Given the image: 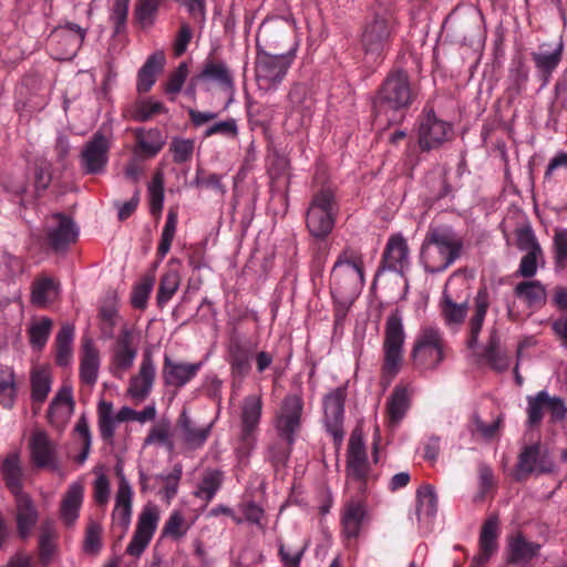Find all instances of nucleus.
<instances>
[{"label": "nucleus", "mask_w": 567, "mask_h": 567, "mask_svg": "<svg viewBox=\"0 0 567 567\" xmlns=\"http://www.w3.org/2000/svg\"><path fill=\"white\" fill-rule=\"evenodd\" d=\"M417 97V87L411 82L406 71H391L373 101V110L377 120L385 117L388 124L402 121L405 112Z\"/></svg>", "instance_id": "obj_1"}, {"label": "nucleus", "mask_w": 567, "mask_h": 567, "mask_svg": "<svg viewBox=\"0 0 567 567\" xmlns=\"http://www.w3.org/2000/svg\"><path fill=\"white\" fill-rule=\"evenodd\" d=\"M464 243L451 227H430L420 252V260L426 272L445 271L462 255Z\"/></svg>", "instance_id": "obj_2"}, {"label": "nucleus", "mask_w": 567, "mask_h": 567, "mask_svg": "<svg viewBox=\"0 0 567 567\" xmlns=\"http://www.w3.org/2000/svg\"><path fill=\"white\" fill-rule=\"evenodd\" d=\"M405 330L398 309L392 311L384 323L380 384L386 389L400 373L404 362Z\"/></svg>", "instance_id": "obj_3"}, {"label": "nucleus", "mask_w": 567, "mask_h": 567, "mask_svg": "<svg viewBox=\"0 0 567 567\" xmlns=\"http://www.w3.org/2000/svg\"><path fill=\"white\" fill-rule=\"evenodd\" d=\"M340 212L336 190L323 185L311 197L306 212V227L315 240H326L332 233Z\"/></svg>", "instance_id": "obj_4"}, {"label": "nucleus", "mask_w": 567, "mask_h": 567, "mask_svg": "<svg viewBox=\"0 0 567 567\" xmlns=\"http://www.w3.org/2000/svg\"><path fill=\"white\" fill-rule=\"evenodd\" d=\"M364 284L362 254L348 246L339 254L330 274L332 293L340 297L353 296L363 288Z\"/></svg>", "instance_id": "obj_5"}, {"label": "nucleus", "mask_w": 567, "mask_h": 567, "mask_svg": "<svg viewBox=\"0 0 567 567\" xmlns=\"http://www.w3.org/2000/svg\"><path fill=\"white\" fill-rule=\"evenodd\" d=\"M446 344L441 330L433 326L421 328L411 357L416 368L435 369L445 358Z\"/></svg>", "instance_id": "obj_6"}, {"label": "nucleus", "mask_w": 567, "mask_h": 567, "mask_svg": "<svg viewBox=\"0 0 567 567\" xmlns=\"http://www.w3.org/2000/svg\"><path fill=\"white\" fill-rule=\"evenodd\" d=\"M293 60L295 54L291 51L272 54L257 49L255 72L258 86L264 90H275L286 78Z\"/></svg>", "instance_id": "obj_7"}, {"label": "nucleus", "mask_w": 567, "mask_h": 567, "mask_svg": "<svg viewBox=\"0 0 567 567\" xmlns=\"http://www.w3.org/2000/svg\"><path fill=\"white\" fill-rule=\"evenodd\" d=\"M347 476L351 484L355 485L357 495L353 498L365 501L368 483L373 480L370 475V465L363 440L357 433H352L348 446Z\"/></svg>", "instance_id": "obj_8"}, {"label": "nucleus", "mask_w": 567, "mask_h": 567, "mask_svg": "<svg viewBox=\"0 0 567 567\" xmlns=\"http://www.w3.org/2000/svg\"><path fill=\"white\" fill-rule=\"evenodd\" d=\"M395 32V20L389 12L375 13L367 21L361 43L367 53L381 55L391 44Z\"/></svg>", "instance_id": "obj_9"}, {"label": "nucleus", "mask_w": 567, "mask_h": 567, "mask_svg": "<svg viewBox=\"0 0 567 567\" xmlns=\"http://www.w3.org/2000/svg\"><path fill=\"white\" fill-rule=\"evenodd\" d=\"M453 136L452 125L424 110L417 118V144L422 152L437 150Z\"/></svg>", "instance_id": "obj_10"}, {"label": "nucleus", "mask_w": 567, "mask_h": 567, "mask_svg": "<svg viewBox=\"0 0 567 567\" xmlns=\"http://www.w3.org/2000/svg\"><path fill=\"white\" fill-rule=\"evenodd\" d=\"M303 405L301 394L285 395L274 417V426L279 437L296 439L302 426Z\"/></svg>", "instance_id": "obj_11"}, {"label": "nucleus", "mask_w": 567, "mask_h": 567, "mask_svg": "<svg viewBox=\"0 0 567 567\" xmlns=\"http://www.w3.org/2000/svg\"><path fill=\"white\" fill-rule=\"evenodd\" d=\"M111 351L110 371L114 377L121 378L133 367L137 355V340L133 328L127 324L121 328Z\"/></svg>", "instance_id": "obj_12"}, {"label": "nucleus", "mask_w": 567, "mask_h": 567, "mask_svg": "<svg viewBox=\"0 0 567 567\" xmlns=\"http://www.w3.org/2000/svg\"><path fill=\"white\" fill-rule=\"evenodd\" d=\"M110 148V140L101 132L94 133L80 154L82 171L87 175L103 174L109 163Z\"/></svg>", "instance_id": "obj_13"}, {"label": "nucleus", "mask_w": 567, "mask_h": 567, "mask_svg": "<svg viewBox=\"0 0 567 567\" xmlns=\"http://www.w3.org/2000/svg\"><path fill=\"white\" fill-rule=\"evenodd\" d=\"M30 463L35 468L56 471L60 467L58 446L45 431L35 430L29 439Z\"/></svg>", "instance_id": "obj_14"}, {"label": "nucleus", "mask_w": 567, "mask_h": 567, "mask_svg": "<svg viewBox=\"0 0 567 567\" xmlns=\"http://www.w3.org/2000/svg\"><path fill=\"white\" fill-rule=\"evenodd\" d=\"M13 498L17 535L21 540H27L31 537L39 523L40 513L37 504L28 493L23 492L13 495Z\"/></svg>", "instance_id": "obj_15"}, {"label": "nucleus", "mask_w": 567, "mask_h": 567, "mask_svg": "<svg viewBox=\"0 0 567 567\" xmlns=\"http://www.w3.org/2000/svg\"><path fill=\"white\" fill-rule=\"evenodd\" d=\"M202 367V362L175 361L171 355L165 354L162 367L163 382L168 388H174L176 391L181 390L197 377Z\"/></svg>", "instance_id": "obj_16"}, {"label": "nucleus", "mask_w": 567, "mask_h": 567, "mask_svg": "<svg viewBox=\"0 0 567 567\" xmlns=\"http://www.w3.org/2000/svg\"><path fill=\"white\" fill-rule=\"evenodd\" d=\"M51 219L54 225L48 229V244L54 251H64L76 241L79 228L71 217L62 213L54 214Z\"/></svg>", "instance_id": "obj_17"}, {"label": "nucleus", "mask_w": 567, "mask_h": 567, "mask_svg": "<svg viewBox=\"0 0 567 567\" xmlns=\"http://www.w3.org/2000/svg\"><path fill=\"white\" fill-rule=\"evenodd\" d=\"M408 265L409 247L405 239L401 236H392L386 243L375 277H379L384 271L403 275L404 268Z\"/></svg>", "instance_id": "obj_18"}, {"label": "nucleus", "mask_w": 567, "mask_h": 567, "mask_svg": "<svg viewBox=\"0 0 567 567\" xmlns=\"http://www.w3.org/2000/svg\"><path fill=\"white\" fill-rule=\"evenodd\" d=\"M156 377V365L150 351L143 353L137 374L130 380L127 393L136 401H144L152 391Z\"/></svg>", "instance_id": "obj_19"}, {"label": "nucleus", "mask_w": 567, "mask_h": 567, "mask_svg": "<svg viewBox=\"0 0 567 567\" xmlns=\"http://www.w3.org/2000/svg\"><path fill=\"white\" fill-rule=\"evenodd\" d=\"M255 346L250 342H244L238 338H231L227 347V361L234 380L241 381L251 369V358Z\"/></svg>", "instance_id": "obj_20"}, {"label": "nucleus", "mask_w": 567, "mask_h": 567, "mask_svg": "<svg viewBox=\"0 0 567 567\" xmlns=\"http://www.w3.org/2000/svg\"><path fill=\"white\" fill-rule=\"evenodd\" d=\"M176 432L187 449L198 450L207 442L212 432V424L198 425L184 409L177 419Z\"/></svg>", "instance_id": "obj_21"}, {"label": "nucleus", "mask_w": 567, "mask_h": 567, "mask_svg": "<svg viewBox=\"0 0 567 567\" xmlns=\"http://www.w3.org/2000/svg\"><path fill=\"white\" fill-rule=\"evenodd\" d=\"M262 412V400L260 395L251 394L244 399L241 406V432L240 439L245 447L254 444Z\"/></svg>", "instance_id": "obj_22"}, {"label": "nucleus", "mask_w": 567, "mask_h": 567, "mask_svg": "<svg viewBox=\"0 0 567 567\" xmlns=\"http://www.w3.org/2000/svg\"><path fill=\"white\" fill-rule=\"evenodd\" d=\"M115 473L118 477V487L112 517L116 525H118L123 529V533H125L131 524L133 489L123 473L122 466L117 465L115 467Z\"/></svg>", "instance_id": "obj_23"}, {"label": "nucleus", "mask_w": 567, "mask_h": 567, "mask_svg": "<svg viewBox=\"0 0 567 567\" xmlns=\"http://www.w3.org/2000/svg\"><path fill=\"white\" fill-rule=\"evenodd\" d=\"M368 516L367 503L362 498L348 499L341 511L340 523L347 539H357Z\"/></svg>", "instance_id": "obj_24"}, {"label": "nucleus", "mask_w": 567, "mask_h": 567, "mask_svg": "<svg viewBox=\"0 0 567 567\" xmlns=\"http://www.w3.org/2000/svg\"><path fill=\"white\" fill-rule=\"evenodd\" d=\"M346 398V389L339 386L328 393L323 399L324 423L328 432L334 437L342 431Z\"/></svg>", "instance_id": "obj_25"}, {"label": "nucleus", "mask_w": 567, "mask_h": 567, "mask_svg": "<svg viewBox=\"0 0 567 567\" xmlns=\"http://www.w3.org/2000/svg\"><path fill=\"white\" fill-rule=\"evenodd\" d=\"M498 537H499V520L497 515L492 514L484 522L478 545L480 551L474 557L473 563L476 567H484L489 558L496 553L498 548Z\"/></svg>", "instance_id": "obj_26"}, {"label": "nucleus", "mask_w": 567, "mask_h": 567, "mask_svg": "<svg viewBox=\"0 0 567 567\" xmlns=\"http://www.w3.org/2000/svg\"><path fill=\"white\" fill-rule=\"evenodd\" d=\"M540 545L527 540L523 534L517 533L507 538L506 563L508 565H527L538 556Z\"/></svg>", "instance_id": "obj_27"}, {"label": "nucleus", "mask_w": 567, "mask_h": 567, "mask_svg": "<svg viewBox=\"0 0 567 567\" xmlns=\"http://www.w3.org/2000/svg\"><path fill=\"white\" fill-rule=\"evenodd\" d=\"M136 145L134 156L143 158L155 157L164 147L166 137L158 128L143 130L137 128L134 132Z\"/></svg>", "instance_id": "obj_28"}, {"label": "nucleus", "mask_w": 567, "mask_h": 567, "mask_svg": "<svg viewBox=\"0 0 567 567\" xmlns=\"http://www.w3.org/2000/svg\"><path fill=\"white\" fill-rule=\"evenodd\" d=\"M544 457L545 454L539 443L525 445L518 455L516 480H525L536 471L545 472Z\"/></svg>", "instance_id": "obj_29"}, {"label": "nucleus", "mask_w": 567, "mask_h": 567, "mask_svg": "<svg viewBox=\"0 0 567 567\" xmlns=\"http://www.w3.org/2000/svg\"><path fill=\"white\" fill-rule=\"evenodd\" d=\"M489 307V297L486 288H481L474 298V312L468 321L467 347L474 349Z\"/></svg>", "instance_id": "obj_30"}, {"label": "nucleus", "mask_w": 567, "mask_h": 567, "mask_svg": "<svg viewBox=\"0 0 567 567\" xmlns=\"http://www.w3.org/2000/svg\"><path fill=\"white\" fill-rule=\"evenodd\" d=\"M411 406V394L408 385L398 384L386 402L388 425L391 429L404 419Z\"/></svg>", "instance_id": "obj_31"}, {"label": "nucleus", "mask_w": 567, "mask_h": 567, "mask_svg": "<svg viewBox=\"0 0 567 567\" xmlns=\"http://www.w3.org/2000/svg\"><path fill=\"white\" fill-rule=\"evenodd\" d=\"M439 308L445 326L453 331H457L464 323L468 311L466 301L461 303L455 302L446 290L442 293Z\"/></svg>", "instance_id": "obj_32"}, {"label": "nucleus", "mask_w": 567, "mask_h": 567, "mask_svg": "<svg viewBox=\"0 0 567 567\" xmlns=\"http://www.w3.org/2000/svg\"><path fill=\"white\" fill-rule=\"evenodd\" d=\"M1 474L6 487L12 495L23 493L24 473L18 452H10L1 464Z\"/></svg>", "instance_id": "obj_33"}, {"label": "nucleus", "mask_w": 567, "mask_h": 567, "mask_svg": "<svg viewBox=\"0 0 567 567\" xmlns=\"http://www.w3.org/2000/svg\"><path fill=\"white\" fill-rule=\"evenodd\" d=\"M166 62L163 51L151 54L137 73L138 93H147L156 82V75L162 72Z\"/></svg>", "instance_id": "obj_34"}, {"label": "nucleus", "mask_w": 567, "mask_h": 567, "mask_svg": "<svg viewBox=\"0 0 567 567\" xmlns=\"http://www.w3.org/2000/svg\"><path fill=\"white\" fill-rule=\"evenodd\" d=\"M83 495L84 487L81 483H72L65 492L60 508V516L65 526H72L78 519Z\"/></svg>", "instance_id": "obj_35"}, {"label": "nucleus", "mask_w": 567, "mask_h": 567, "mask_svg": "<svg viewBox=\"0 0 567 567\" xmlns=\"http://www.w3.org/2000/svg\"><path fill=\"white\" fill-rule=\"evenodd\" d=\"M295 442L296 439L278 436L268 445L265 458L271 464L276 473L286 470Z\"/></svg>", "instance_id": "obj_36"}, {"label": "nucleus", "mask_w": 567, "mask_h": 567, "mask_svg": "<svg viewBox=\"0 0 567 567\" xmlns=\"http://www.w3.org/2000/svg\"><path fill=\"white\" fill-rule=\"evenodd\" d=\"M515 296L523 300L528 308H542L547 300L545 286L538 280H528L517 284L514 288Z\"/></svg>", "instance_id": "obj_37"}, {"label": "nucleus", "mask_w": 567, "mask_h": 567, "mask_svg": "<svg viewBox=\"0 0 567 567\" xmlns=\"http://www.w3.org/2000/svg\"><path fill=\"white\" fill-rule=\"evenodd\" d=\"M100 367V354L91 340H86L83 344V353L80 363V378L85 384L93 385L97 380V371Z\"/></svg>", "instance_id": "obj_38"}, {"label": "nucleus", "mask_w": 567, "mask_h": 567, "mask_svg": "<svg viewBox=\"0 0 567 567\" xmlns=\"http://www.w3.org/2000/svg\"><path fill=\"white\" fill-rule=\"evenodd\" d=\"M167 0H136L133 11L135 23L141 29L152 28Z\"/></svg>", "instance_id": "obj_39"}, {"label": "nucleus", "mask_w": 567, "mask_h": 567, "mask_svg": "<svg viewBox=\"0 0 567 567\" xmlns=\"http://www.w3.org/2000/svg\"><path fill=\"white\" fill-rule=\"evenodd\" d=\"M563 43L560 42L556 50H554L550 53L545 52H533L532 60L535 63V66L539 73V76L543 81V85H546L550 78L553 72L557 69L559 65L561 58H563Z\"/></svg>", "instance_id": "obj_40"}, {"label": "nucleus", "mask_w": 567, "mask_h": 567, "mask_svg": "<svg viewBox=\"0 0 567 567\" xmlns=\"http://www.w3.org/2000/svg\"><path fill=\"white\" fill-rule=\"evenodd\" d=\"M197 79L216 82L225 90L233 89L234 86L233 75L226 64L221 61L207 60L203 70L197 75Z\"/></svg>", "instance_id": "obj_41"}, {"label": "nucleus", "mask_w": 567, "mask_h": 567, "mask_svg": "<svg viewBox=\"0 0 567 567\" xmlns=\"http://www.w3.org/2000/svg\"><path fill=\"white\" fill-rule=\"evenodd\" d=\"M74 327L63 323L55 337V362L60 367H66L72 358V343Z\"/></svg>", "instance_id": "obj_42"}, {"label": "nucleus", "mask_w": 567, "mask_h": 567, "mask_svg": "<svg viewBox=\"0 0 567 567\" xmlns=\"http://www.w3.org/2000/svg\"><path fill=\"white\" fill-rule=\"evenodd\" d=\"M59 290V284L50 277H40L32 284L31 301L37 307L52 302Z\"/></svg>", "instance_id": "obj_43"}, {"label": "nucleus", "mask_w": 567, "mask_h": 567, "mask_svg": "<svg viewBox=\"0 0 567 567\" xmlns=\"http://www.w3.org/2000/svg\"><path fill=\"white\" fill-rule=\"evenodd\" d=\"M58 533L53 523L47 522L41 526L39 535V561L48 566L56 550Z\"/></svg>", "instance_id": "obj_44"}, {"label": "nucleus", "mask_w": 567, "mask_h": 567, "mask_svg": "<svg viewBox=\"0 0 567 567\" xmlns=\"http://www.w3.org/2000/svg\"><path fill=\"white\" fill-rule=\"evenodd\" d=\"M179 284L181 276L177 270L168 269L162 275L156 295V303L159 308H164L173 298Z\"/></svg>", "instance_id": "obj_45"}, {"label": "nucleus", "mask_w": 567, "mask_h": 567, "mask_svg": "<svg viewBox=\"0 0 567 567\" xmlns=\"http://www.w3.org/2000/svg\"><path fill=\"white\" fill-rule=\"evenodd\" d=\"M483 357L494 370L504 371L509 367L508 355L499 350V337L496 330L491 331Z\"/></svg>", "instance_id": "obj_46"}, {"label": "nucleus", "mask_w": 567, "mask_h": 567, "mask_svg": "<svg viewBox=\"0 0 567 567\" xmlns=\"http://www.w3.org/2000/svg\"><path fill=\"white\" fill-rule=\"evenodd\" d=\"M437 512V496L430 484L422 485L416 492V514L421 517H433Z\"/></svg>", "instance_id": "obj_47"}, {"label": "nucleus", "mask_w": 567, "mask_h": 567, "mask_svg": "<svg viewBox=\"0 0 567 567\" xmlns=\"http://www.w3.org/2000/svg\"><path fill=\"white\" fill-rule=\"evenodd\" d=\"M553 303L561 315L551 322V330L559 337H567V288L556 287Z\"/></svg>", "instance_id": "obj_48"}, {"label": "nucleus", "mask_w": 567, "mask_h": 567, "mask_svg": "<svg viewBox=\"0 0 567 567\" xmlns=\"http://www.w3.org/2000/svg\"><path fill=\"white\" fill-rule=\"evenodd\" d=\"M17 395L14 372L10 367L0 368V404L12 408Z\"/></svg>", "instance_id": "obj_49"}, {"label": "nucleus", "mask_w": 567, "mask_h": 567, "mask_svg": "<svg viewBox=\"0 0 567 567\" xmlns=\"http://www.w3.org/2000/svg\"><path fill=\"white\" fill-rule=\"evenodd\" d=\"M97 421L101 437L112 441L115 433V416H113V403L101 401L97 405Z\"/></svg>", "instance_id": "obj_50"}, {"label": "nucleus", "mask_w": 567, "mask_h": 567, "mask_svg": "<svg viewBox=\"0 0 567 567\" xmlns=\"http://www.w3.org/2000/svg\"><path fill=\"white\" fill-rule=\"evenodd\" d=\"M223 484V473L218 470L207 471L202 482L195 492V496L204 499L206 503L210 502Z\"/></svg>", "instance_id": "obj_51"}, {"label": "nucleus", "mask_w": 567, "mask_h": 567, "mask_svg": "<svg viewBox=\"0 0 567 567\" xmlns=\"http://www.w3.org/2000/svg\"><path fill=\"white\" fill-rule=\"evenodd\" d=\"M53 327V321L48 318L43 317L40 321L34 322L29 328V341L33 349L35 350H42L51 334V330Z\"/></svg>", "instance_id": "obj_52"}, {"label": "nucleus", "mask_w": 567, "mask_h": 567, "mask_svg": "<svg viewBox=\"0 0 567 567\" xmlns=\"http://www.w3.org/2000/svg\"><path fill=\"white\" fill-rule=\"evenodd\" d=\"M150 209L151 214L159 217L164 204V177L162 172L153 175L148 185Z\"/></svg>", "instance_id": "obj_53"}, {"label": "nucleus", "mask_w": 567, "mask_h": 567, "mask_svg": "<svg viewBox=\"0 0 567 567\" xmlns=\"http://www.w3.org/2000/svg\"><path fill=\"white\" fill-rule=\"evenodd\" d=\"M527 403L528 425H539L544 417V412L547 411V392L539 391L535 396H527Z\"/></svg>", "instance_id": "obj_54"}, {"label": "nucleus", "mask_w": 567, "mask_h": 567, "mask_svg": "<svg viewBox=\"0 0 567 567\" xmlns=\"http://www.w3.org/2000/svg\"><path fill=\"white\" fill-rule=\"evenodd\" d=\"M188 72L187 63L182 62L173 72L169 73L167 81L164 84V92L169 96L171 101H174L175 96L182 91L188 76Z\"/></svg>", "instance_id": "obj_55"}, {"label": "nucleus", "mask_w": 567, "mask_h": 567, "mask_svg": "<svg viewBox=\"0 0 567 567\" xmlns=\"http://www.w3.org/2000/svg\"><path fill=\"white\" fill-rule=\"evenodd\" d=\"M51 390L49 374L44 370L34 371L31 375V396L34 403L42 404Z\"/></svg>", "instance_id": "obj_56"}, {"label": "nucleus", "mask_w": 567, "mask_h": 567, "mask_svg": "<svg viewBox=\"0 0 567 567\" xmlns=\"http://www.w3.org/2000/svg\"><path fill=\"white\" fill-rule=\"evenodd\" d=\"M154 282V276H145L134 286L131 302L135 309L144 310L146 308Z\"/></svg>", "instance_id": "obj_57"}, {"label": "nucleus", "mask_w": 567, "mask_h": 567, "mask_svg": "<svg viewBox=\"0 0 567 567\" xmlns=\"http://www.w3.org/2000/svg\"><path fill=\"white\" fill-rule=\"evenodd\" d=\"M166 112L167 109L162 102L146 99L136 102L133 112V118L138 122H146L153 116Z\"/></svg>", "instance_id": "obj_58"}, {"label": "nucleus", "mask_w": 567, "mask_h": 567, "mask_svg": "<svg viewBox=\"0 0 567 567\" xmlns=\"http://www.w3.org/2000/svg\"><path fill=\"white\" fill-rule=\"evenodd\" d=\"M159 520V513L156 506H145L138 516L135 530L141 534L153 536Z\"/></svg>", "instance_id": "obj_59"}, {"label": "nucleus", "mask_w": 567, "mask_h": 567, "mask_svg": "<svg viewBox=\"0 0 567 567\" xmlns=\"http://www.w3.org/2000/svg\"><path fill=\"white\" fill-rule=\"evenodd\" d=\"M195 142L190 138H174L169 151L173 153V161L176 164L189 162L193 157Z\"/></svg>", "instance_id": "obj_60"}, {"label": "nucleus", "mask_w": 567, "mask_h": 567, "mask_svg": "<svg viewBox=\"0 0 567 567\" xmlns=\"http://www.w3.org/2000/svg\"><path fill=\"white\" fill-rule=\"evenodd\" d=\"M145 444H162L172 451L174 449V443L171 440L169 423L161 422L153 426L145 437Z\"/></svg>", "instance_id": "obj_61"}, {"label": "nucleus", "mask_w": 567, "mask_h": 567, "mask_svg": "<svg viewBox=\"0 0 567 567\" xmlns=\"http://www.w3.org/2000/svg\"><path fill=\"white\" fill-rule=\"evenodd\" d=\"M130 0H114L110 20L114 27V33L121 34L126 29Z\"/></svg>", "instance_id": "obj_62"}, {"label": "nucleus", "mask_w": 567, "mask_h": 567, "mask_svg": "<svg viewBox=\"0 0 567 567\" xmlns=\"http://www.w3.org/2000/svg\"><path fill=\"white\" fill-rule=\"evenodd\" d=\"M187 529L184 516L179 512H173L163 527L162 535L179 539L187 533Z\"/></svg>", "instance_id": "obj_63"}, {"label": "nucleus", "mask_w": 567, "mask_h": 567, "mask_svg": "<svg viewBox=\"0 0 567 567\" xmlns=\"http://www.w3.org/2000/svg\"><path fill=\"white\" fill-rule=\"evenodd\" d=\"M516 246L522 251L540 252V245L530 226H524L516 229Z\"/></svg>", "instance_id": "obj_64"}]
</instances>
